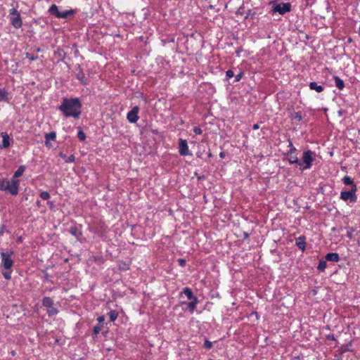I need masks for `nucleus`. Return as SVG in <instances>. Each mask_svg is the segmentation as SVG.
I'll return each instance as SVG.
<instances>
[{
	"label": "nucleus",
	"mask_w": 360,
	"mask_h": 360,
	"mask_svg": "<svg viewBox=\"0 0 360 360\" xmlns=\"http://www.w3.org/2000/svg\"><path fill=\"white\" fill-rule=\"evenodd\" d=\"M25 170V165H20L18 167L17 170L14 172L12 179L13 180H18V178L20 177L24 172Z\"/></svg>",
	"instance_id": "16"
},
{
	"label": "nucleus",
	"mask_w": 360,
	"mask_h": 360,
	"mask_svg": "<svg viewBox=\"0 0 360 360\" xmlns=\"http://www.w3.org/2000/svg\"><path fill=\"white\" fill-rule=\"evenodd\" d=\"M234 76V73L231 70H229L226 72V79H229Z\"/></svg>",
	"instance_id": "39"
},
{
	"label": "nucleus",
	"mask_w": 360,
	"mask_h": 360,
	"mask_svg": "<svg viewBox=\"0 0 360 360\" xmlns=\"http://www.w3.org/2000/svg\"><path fill=\"white\" fill-rule=\"evenodd\" d=\"M243 234H244V237H245V238H247L249 236V233H248L247 232H244V233H243Z\"/></svg>",
	"instance_id": "52"
},
{
	"label": "nucleus",
	"mask_w": 360,
	"mask_h": 360,
	"mask_svg": "<svg viewBox=\"0 0 360 360\" xmlns=\"http://www.w3.org/2000/svg\"><path fill=\"white\" fill-rule=\"evenodd\" d=\"M242 51V48H240L236 51V53L238 56H240V53Z\"/></svg>",
	"instance_id": "49"
},
{
	"label": "nucleus",
	"mask_w": 360,
	"mask_h": 360,
	"mask_svg": "<svg viewBox=\"0 0 360 360\" xmlns=\"http://www.w3.org/2000/svg\"><path fill=\"white\" fill-rule=\"evenodd\" d=\"M204 347L207 349H210L212 347V343L210 341L205 340L204 343Z\"/></svg>",
	"instance_id": "40"
},
{
	"label": "nucleus",
	"mask_w": 360,
	"mask_h": 360,
	"mask_svg": "<svg viewBox=\"0 0 360 360\" xmlns=\"http://www.w3.org/2000/svg\"><path fill=\"white\" fill-rule=\"evenodd\" d=\"M327 266L326 260H320L317 269L319 271H324Z\"/></svg>",
	"instance_id": "30"
},
{
	"label": "nucleus",
	"mask_w": 360,
	"mask_h": 360,
	"mask_svg": "<svg viewBox=\"0 0 360 360\" xmlns=\"http://www.w3.org/2000/svg\"><path fill=\"white\" fill-rule=\"evenodd\" d=\"M241 10H242V8H240L238 10V11L236 12V14H240V15H242V14H243V12L241 11Z\"/></svg>",
	"instance_id": "51"
},
{
	"label": "nucleus",
	"mask_w": 360,
	"mask_h": 360,
	"mask_svg": "<svg viewBox=\"0 0 360 360\" xmlns=\"http://www.w3.org/2000/svg\"><path fill=\"white\" fill-rule=\"evenodd\" d=\"M0 135L2 137V142L0 144V149L8 148L13 142V140L11 139L9 135L6 132H1Z\"/></svg>",
	"instance_id": "11"
},
{
	"label": "nucleus",
	"mask_w": 360,
	"mask_h": 360,
	"mask_svg": "<svg viewBox=\"0 0 360 360\" xmlns=\"http://www.w3.org/2000/svg\"><path fill=\"white\" fill-rule=\"evenodd\" d=\"M314 153L310 150H306L303 153L302 164L300 165L301 170L309 169L311 167L312 162L314 160Z\"/></svg>",
	"instance_id": "5"
},
{
	"label": "nucleus",
	"mask_w": 360,
	"mask_h": 360,
	"mask_svg": "<svg viewBox=\"0 0 360 360\" xmlns=\"http://www.w3.org/2000/svg\"><path fill=\"white\" fill-rule=\"evenodd\" d=\"M334 81H335V86L339 89L342 90L345 87V82L344 81L340 78L338 76H333V77Z\"/></svg>",
	"instance_id": "18"
},
{
	"label": "nucleus",
	"mask_w": 360,
	"mask_h": 360,
	"mask_svg": "<svg viewBox=\"0 0 360 360\" xmlns=\"http://www.w3.org/2000/svg\"><path fill=\"white\" fill-rule=\"evenodd\" d=\"M60 157L65 160L67 163L73 162L75 160V157L74 155H70V156H67L65 154L60 153L59 154Z\"/></svg>",
	"instance_id": "23"
},
{
	"label": "nucleus",
	"mask_w": 360,
	"mask_h": 360,
	"mask_svg": "<svg viewBox=\"0 0 360 360\" xmlns=\"http://www.w3.org/2000/svg\"><path fill=\"white\" fill-rule=\"evenodd\" d=\"M219 157H220V158H222V159L224 158H225V153L224 152H221L219 153Z\"/></svg>",
	"instance_id": "50"
},
{
	"label": "nucleus",
	"mask_w": 360,
	"mask_h": 360,
	"mask_svg": "<svg viewBox=\"0 0 360 360\" xmlns=\"http://www.w3.org/2000/svg\"><path fill=\"white\" fill-rule=\"evenodd\" d=\"M306 238L304 236H300L296 239V245L297 248H305L306 242H305Z\"/></svg>",
	"instance_id": "25"
},
{
	"label": "nucleus",
	"mask_w": 360,
	"mask_h": 360,
	"mask_svg": "<svg viewBox=\"0 0 360 360\" xmlns=\"http://www.w3.org/2000/svg\"><path fill=\"white\" fill-rule=\"evenodd\" d=\"M97 320L99 321V322H103L104 320H105V318L103 316H99Z\"/></svg>",
	"instance_id": "48"
},
{
	"label": "nucleus",
	"mask_w": 360,
	"mask_h": 360,
	"mask_svg": "<svg viewBox=\"0 0 360 360\" xmlns=\"http://www.w3.org/2000/svg\"><path fill=\"white\" fill-rule=\"evenodd\" d=\"M342 182L345 185H351V187L353 186V185H356L353 181V179L349 176H345L342 178Z\"/></svg>",
	"instance_id": "29"
},
{
	"label": "nucleus",
	"mask_w": 360,
	"mask_h": 360,
	"mask_svg": "<svg viewBox=\"0 0 360 360\" xmlns=\"http://www.w3.org/2000/svg\"><path fill=\"white\" fill-rule=\"evenodd\" d=\"M288 147L290 149L288 151L287 154L295 153V152L296 151V148L294 147L291 140L289 139L288 140Z\"/></svg>",
	"instance_id": "34"
},
{
	"label": "nucleus",
	"mask_w": 360,
	"mask_h": 360,
	"mask_svg": "<svg viewBox=\"0 0 360 360\" xmlns=\"http://www.w3.org/2000/svg\"><path fill=\"white\" fill-rule=\"evenodd\" d=\"M9 20L12 26L15 29H19L22 25V20L20 17V13L15 8L9 10Z\"/></svg>",
	"instance_id": "4"
},
{
	"label": "nucleus",
	"mask_w": 360,
	"mask_h": 360,
	"mask_svg": "<svg viewBox=\"0 0 360 360\" xmlns=\"http://www.w3.org/2000/svg\"><path fill=\"white\" fill-rule=\"evenodd\" d=\"M326 261H330V262H338L339 261V255L338 253H333V252H331V253H328L326 257Z\"/></svg>",
	"instance_id": "21"
},
{
	"label": "nucleus",
	"mask_w": 360,
	"mask_h": 360,
	"mask_svg": "<svg viewBox=\"0 0 360 360\" xmlns=\"http://www.w3.org/2000/svg\"><path fill=\"white\" fill-rule=\"evenodd\" d=\"M58 313V310L53 307V305L51 307H49L47 310V314L49 316H52L53 315H56Z\"/></svg>",
	"instance_id": "32"
},
{
	"label": "nucleus",
	"mask_w": 360,
	"mask_h": 360,
	"mask_svg": "<svg viewBox=\"0 0 360 360\" xmlns=\"http://www.w3.org/2000/svg\"><path fill=\"white\" fill-rule=\"evenodd\" d=\"M193 131L195 134H201L202 133V130L199 127H195Z\"/></svg>",
	"instance_id": "41"
},
{
	"label": "nucleus",
	"mask_w": 360,
	"mask_h": 360,
	"mask_svg": "<svg viewBox=\"0 0 360 360\" xmlns=\"http://www.w3.org/2000/svg\"><path fill=\"white\" fill-rule=\"evenodd\" d=\"M47 205L49 207L50 209H53L55 207L54 202L52 201H48Z\"/></svg>",
	"instance_id": "44"
},
{
	"label": "nucleus",
	"mask_w": 360,
	"mask_h": 360,
	"mask_svg": "<svg viewBox=\"0 0 360 360\" xmlns=\"http://www.w3.org/2000/svg\"><path fill=\"white\" fill-rule=\"evenodd\" d=\"M25 57H26V58H28V59H30L32 61L36 60L38 59V56L34 55V54L30 53H25Z\"/></svg>",
	"instance_id": "35"
},
{
	"label": "nucleus",
	"mask_w": 360,
	"mask_h": 360,
	"mask_svg": "<svg viewBox=\"0 0 360 360\" xmlns=\"http://www.w3.org/2000/svg\"><path fill=\"white\" fill-rule=\"evenodd\" d=\"M357 186L356 185H353L351 187V189L349 191H344L340 193V199L344 201L349 200L350 202L354 203L357 200L356 193Z\"/></svg>",
	"instance_id": "6"
},
{
	"label": "nucleus",
	"mask_w": 360,
	"mask_h": 360,
	"mask_svg": "<svg viewBox=\"0 0 360 360\" xmlns=\"http://www.w3.org/2000/svg\"><path fill=\"white\" fill-rule=\"evenodd\" d=\"M256 15L255 12L252 11V10H248L245 16V19L253 18Z\"/></svg>",
	"instance_id": "36"
},
{
	"label": "nucleus",
	"mask_w": 360,
	"mask_h": 360,
	"mask_svg": "<svg viewBox=\"0 0 360 360\" xmlns=\"http://www.w3.org/2000/svg\"><path fill=\"white\" fill-rule=\"evenodd\" d=\"M179 153L182 156L191 155V153L189 152L186 140L182 139H179Z\"/></svg>",
	"instance_id": "10"
},
{
	"label": "nucleus",
	"mask_w": 360,
	"mask_h": 360,
	"mask_svg": "<svg viewBox=\"0 0 360 360\" xmlns=\"http://www.w3.org/2000/svg\"><path fill=\"white\" fill-rule=\"evenodd\" d=\"M40 198L44 200H48L50 198V194L48 191H42L40 193Z\"/></svg>",
	"instance_id": "37"
},
{
	"label": "nucleus",
	"mask_w": 360,
	"mask_h": 360,
	"mask_svg": "<svg viewBox=\"0 0 360 360\" xmlns=\"http://www.w3.org/2000/svg\"><path fill=\"white\" fill-rule=\"evenodd\" d=\"M75 13V11L74 10H72V9L65 10V11H60V14L58 15V18L67 19L70 16L73 15Z\"/></svg>",
	"instance_id": "15"
},
{
	"label": "nucleus",
	"mask_w": 360,
	"mask_h": 360,
	"mask_svg": "<svg viewBox=\"0 0 360 360\" xmlns=\"http://www.w3.org/2000/svg\"><path fill=\"white\" fill-rule=\"evenodd\" d=\"M243 72L240 71L238 74H237L236 76H235V79H234V82H239L243 76Z\"/></svg>",
	"instance_id": "38"
},
{
	"label": "nucleus",
	"mask_w": 360,
	"mask_h": 360,
	"mask_svg": "<svg viewBox=\"0 0 360 360\" xmlns=\"http://www.w3.org/2000/svg\"><path fill=\"white\" fill-rule=\"evenodd\" d=\"M76 78L81 82L82 84L86 85L89 83L88 79L86 78L83 70L79 64L75 65Z\"/></svg>",
	"instance_id": "9"
},
{
	"label": "nucleus",
	"mask_w": 360,
	"mask_h": 360,
	"mask_svg": "<svg viewBox=\"0 0 360 360\" xmlns=\"http://www.w3.org/2000/svg\"><path fill=\"white\" fill-rule=\"evenodd\" d=\"M42 304L44 307L49 308L53 305V301L49 297H44L42 300Z\"/></svg>",
	"instance_id": "24"
},
{
	"label": "nucleus",
	"mask_w": 360,
	"mask_h": 360,
	"mask_svg": "<svg viewBox=\"0 0 360 360\" xmlns=\"http://www.w3.org/2000/svg\"><path fill=\"white\" fill-rule=\"evenodd\" d=\"M20 180H9L3 179L0 180V191H4L11 195L16 196L18 194Z\"/></svg>",
	"instance_id": "2"
},
{
	"label": "nucleus",
	"mask_w": 360,
	"mask_h": 360,
	"mask_svg": "<svg viewBox=\"0 0 360 360\" xmlns=\"http://www.w3.org/2000/svg\"><path fill=\"white\" fill-rule=\"evenodd\" d=\"M259 128V126L258 124H255L252 126V129H254V130L258 129Z\"/></svg>",
	"instance_id": "47"
},
{
	"label": "nucleus",
	"mask_w": 360,
	"mask_h": 360,
	"mask_svg": "<svg viewBox=\"0 0 360 360\" xmlns=\"http://www.w3.org/2000/svg\"><path fill=\"white\" fill-rule=\"evenodd\" d=\"M288 155V160L290 164H297L298 165L302 164V162L299 160L298 158L294 153L287 154Z\"/></svg>",
	"instance_id": "19"
},
{
	"label": "nucleus",
	"mask_w": 360,
	"mask_h": 360,
	"mask_svg": "<svg viewBox=\"0 0 360 360\" xmlns=\"http://www.w3.org/2000/svg\"><path fill=\"white\" fill-rule=\"evenodd\" d=\"M198 302V298H195L193 300H191V302H190L188 304V310L190 311L193 312L195 309Z\"/></svg>",
	"instance_id": "28"
},
{
	"label": "nucleus",
	"mask_w": 360,
	"mask_h": 360,
	"mask_svg": "<svg viewBox=\"0 0 360 360\" xmlns=\"http://www.w3.org/2000/svg\"><path fill=\"white\" fill-rule=\"evenodd\" d=\"M49 12L51 15H53L56 16V18H58V15L60 14V11L58 10V7L56 4H52L50 6V8L49 9Z\"/></svg>",
	"instance_id": "22"
},
{
	"label": "nucleus",
	"mask_w": 360,
	"mask_h": 360,
	"mask_svg": "<svg viewBox=\"0 0 360 360\" xmlns=\"http://www.w3.org/2000/svg\"><path fill=\"white\" fill-rule=\"evenodd\" d=\"M291 8L290 3L274 4L271 12L273 13H278L280 15H284L285 13L290 12Z\"/></svg>",
	"instance_id": "7"
},
{
	"label": "nucleus",
	"mask_w": 360,
	"mask_h": 360,
	"mask_svg": "<svg viewBox=\"0 0 360 360\" xmlns=\"http://www.w3.org/2000/svg\"><path fill=\"white\" fill-rule=\"evenodd\" d=\"M5 226H0V236H2L5 231Z\"/></svg>",
	"instance_id": "46"
},
{
	"label": "nucleus",
	"mask_w": 360,
	"mask_h": 360,
	"mask_svg": "<svg viewBox=\"0 0 360 360\" xmlns=\"http://www.w3.org/2000/svg\"><path fill=\"white\" fill-rule=\"evenodd\" d=\"M347 41H348L349 43L352 42V38H349V39H347Z\"/></svg>",
	"instance_id": "53"
},
{
	"label": "nucleus",
	"mask_w": 360,
	"mask_h": 360,
	"mask_svg": "<svg viewBox=\"0 0 360 360\" xmlns=\"http://www.w3.org/2000/svg\"><path fill=\"white\" fill-rule=\"evenodd\" d=\"M45 138V145L47 147H51V144L50 143V141H55L56 139V133L55 131H51L50 133H46L44 135Z\"/></svg>",
	"instance_id": "12"
},
{
	"label": "nucleus",
	"mask_w": 360,
	"mask_h": 360,
	"mask_svg": "<svg viewBox=\"0 0 360 360\" xmlns=\"http://www.w3.org/2000/svg\"><path fill=\"white\" fill-rule=\"evenodd\" d=\"M68 231L70 233H71L72 236H75L77 239L80 240V238L82 237V232L76 226H71Z\"/></svg>",
	"instance_id": "17"
},
{
	"label": "nucleus",
	"mask_w": 360,
	"mask_h": 360,
	"mask_svg": "<svg viewBox=\"0 0 360 360\" xmlns=\"http://www.w3.org/2000/svg\"><path fill=\"white\" fill-rule=\"evenodd\" d=\"M212 156V154L210 152V153H208V157H209V158H211Z\"/></svg>",
	"instance_id": "54"
},
{
	"label": "nucleus",
	"mask_w": 360,
	"mask_h": 360,
	"mask_svg": "<svg viewBox=\"0 0 360 360\" xmlns=\"http://www.w3.org/2000/svg\"><path fill=\"white\" fill-rule=\"evenodd\" d=\"M289 117L292 121H296V122H300L302 120V119L304 118V116L302 115L301 112L293 111L290 113V115H289Z\"/></svg>",
	"instance_id": "13"
},
{
	"label": "nucleus",
	"mask_w": 360,
	"mask_h": 360,
	"mask_svg": "<svg viewBox=\"0 0 360 360\" xmlns=\"http://www.w3.org/2000/svg\"><path fill=\"white\" fill-rule=\"evenodd\" d=\"M184 293L187 297V298L190 300H193L195 298H197L196 297H195L193 295L191 289H190L189 288H185L184 289Z\"/></svg>",
	"instance_id": "26"
},
{
	"label": "nucleus",
	"mask_w": 360,
	"mask_h": 360,
	"mask_svg": "<svg viewBox=\"0 0 360 360\" xmlns=\"http://www.w3.org/2000/svg\"><path fill=\"white\" fill-rule=\"evenodd\" d=\"M108 316L111 321H114L117 319L118 316V313L116 310H110L108 313Z\"/></svg>",
	"instance_id": "31"
},
{
	"label": "nucleus",
	"mask_w": 360,
	"mask_h": 360,
	"mask_svg": "<svg viewBox=\"0 0 360 360\" xmlns=\"http://www.w3.org/2000/svg\"><path fill=\"white\" fill-rule=\"evenodd\" d=\"M309 86L310 89L315 90L318 93L322 92L324 89L322 85H319L316 82H310Z\"/></svg>",
	"instance_id": "20"
},
{
	"label": "nucleus",
	"mask_w": 360,
	"mask_h": 360,
	"mask_svg": "<svg viewBox=\"0 0 360 360\" xmlns=\"http://www.w3.org/2000/svg\"><path fill=\"white\" fill-rule=\"evenodd\" d=\"M9 94L5 88L0 89V102H8Z\"/></svg>",
	"instance_id": "14"
},
{
	"label": "nucleus",
	"mask_w": 360,
	"mask_h": 360,
	"mask_svg": "<svg viewBox=\"0 0 360 360\" xmlns=\"http://www.w3.org/2000/svg\"><path fill=\"white\" fill-rule=\"evenodd\" d=\"M177 262L181 266H184L186 264V260L184 259L180 258Z\"/></svg>",
	"instance_id": "43"
},
{
	"label": "nucleus",
	"mask_w": 360,
	"mask_h": 360,
	"mask_svg": "<svg viewBox=\"0 0 360 360\" xmlns=\"http://www.w3.org/2000/svg\"><path fill=\"white\" fill-rule=\"evenodd\" d=\"M77 137L82 141H84L86 138L85 133L82 131V129L80 127H79Z\"/></svg>",
	"instance_id": "33"
},
{
	"label": "nucleus",
	"mask_w": 360,
	"mask_h": 360,
	"mask_svg": "<svg viewBox=\"0 0 360 360\" xmlns=\"http://www.w3.org/2000/svg\"><path fill=\"white\" fill-rule=\"evenodd\" d=\"M13 252H2L1 253V264L4 269L2 271V275L6 280H10L11 278V268L13 264V259H12Z\"/></svg>",
	"instance_id": "3"
},
{
	"label": "nucleus",
	"mask_w": 360,
	"mask_h": 360,
	"mask_svg": "<svg viewBox=\"0 0 360 360\" xmlns=\"http://www.w3.org/2000/svg\"><path fill=\"white\" fill-rule=\"evenodd\" d=\"M131 261H129L127 262H120L119 264V269L121 271H127L129 269Z\"/></svg>",
	"instance_id": "27"
},
{
	"label": "nucleus",
	"mask_w": 360,
	"mask_h": 360,
	"mask_svg": "<svg viewBox=\"0 0 360 360\" xmlns=\"http://www.w3.org/2000/svg\"><path fill=\"white\" fill-rule=\"evenodd\" d=\"M139 110V107L138 105H136L134 106L132 109L127 113V118L129 122L136 123L139 120V117L138 114Z\"/></svg>",
	"instance_id": "8"
},
{
	"label": "nucleus",
	"mask_w": 360,
	"mask_h": 360,
	"mask_svg": "<svg viewBox=\"0 0 360 360\" xmlns=\"http://www.w3.org/2000/svg\"><path fill=\"white\" fill-rule=\"evenodd\" d=\"M326 338L328 340H335V336L333 334H329V335H326Z\"/></svg>",
	"instance_id": "45"
},
{
	"label": "nucleus",
	"mask_w": 360,
	"mask_h": 360,
	"mask_svg": "<svg viewBox=\"0 0 360 360\" xmlns=\"http://www.w3.org/2000/svg\"><path fill=\"white\" fill-rule=\"evenodd\" d=\"M11 354H12V355H13V356H14V355L15 354V352L14 351H13V352H11Z\"/></svg>",
	"instance_id": "56"
},
{
	"label": "nucleus",
	"mask_w": 360,
	"mask_h": 360,
	"mask_svg": "<svg viewBox=\"0 0 360 360\" xmlns=\"http://www.w3.org/2000/svg\"><path fill=\"white\" fill-rule=\"evenodd\" d=\"M102 326H96L94 328V333L98 334L101 330Z\"/></svg>",
	"instance_id": "42"
},
{
	"label": "nucleus",
	"mask_w": 360,
	"mask_h": 360,
	"mask_svg": "<svg viewBox=\"0 0 360 360\" xmlns=\"http://www.w3.org/2000/svg\"><path fill=\"white\" fill-rule=\"evenodd\" d=\"M82 104L79 98H62L61 104L58 106V110L61 112L65 117H73L79 119L82 114Z\"/></svg>",
	"instance_id": "1"
},
{
	"label": "nucleus",
	"mask_w": 360,
	"mask_h": 360,
	"mask_svg": "<svg viewBox=\"0 0 360 360\" xmlns=\"http://www.w3.org/2000/svg\"><path fill=\"white\" fill-rule=\"evenodd\" d=\"M37 204L38 205H40V201H39V200H37Z\"/></svg>",
	"instance_id": "55"
}]
</instances>
